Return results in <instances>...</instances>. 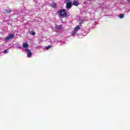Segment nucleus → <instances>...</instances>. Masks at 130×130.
Wrapping results in <instances>:
<instances>
[{"label": "nucleus", "mask_w": 130, "mask_h": 130, "mask_svg": "<svg viewBox=\"0 0 130 130\" xmlns=\"http://www.w3.org/2000/svg\"><path fill=\"white\" fill-rule=\"evenodd\" d=\"M7 52H8V50H5L4 51V53H7Z\"/></svg>", "instance_id": "nucleus-15"}, {"label": "nucleus", "mask_w": 130, "mask_h": 130, "mask_svg": "<svg viewBox=\"0 0 130 130\" xmlns=\"http://www.w3.org/2000/svg\"><path fill=\"white\" fill-rule=\"evenodd\" d=\"M23 47L24 48H28V47H29V45H28L27 43H24L23 44Z\"/></svg>", "instance_id": "nucleus-6"}, {"label": "nucleus", "mask_w": 130, "mask_h": 130, "mask_svg": "<svg viewBox=\"0 0 130 130\" xmlns=\"http://www.w3.org/2000/svg\"><path fill=\"white\" fill-rule=\"evenodd\" d=\"M11 12H12L11 10H5L6 14H10V13H11Z\"/></svg>", "instance_id": "nucleus-8"}, {"label": "nucleus", "mask_w": 130, "mask_h": 130, "mask_svg": "<svg viewBox=\"0 0 130 130\" xmlns=\"http://www.w3.org/2000/svg\"><path fill=\"white\" fill-rule=\"evenodd\" d=\"M89 1H92V0H89Z\"/></svg>", "instance_id": "nucleus-17"}, {"label": "nucleus", "mask_w": 130, "mask_h": 130, "mask_svg": "<svg viewBox=\"0 0 130 130\" xmlns=\"http://www.w3.org/2000/svg\"><path fill=\"white\" fill-rule=\"evenodd\" d=\"M127 2L128 4H130V0H127Z\"/></svg>", "instance_id": "nucleus-16"}, {"label": "nucleus", "mask_w": 130, "mask_h": 130, "mask_svg": "<svg viewBox=\"0 0 130 130\" xmlns=\"http://www.w3.org/2000/svg\"><path fill=\"white\" fill-rule=\"evenodd\" d=\"M14 36H15V35L14 34L9 35V36L5 38V41H7V40H10V39H13V38H14Z\"/></svg>", "instance_id": "nucleus-3"}, {"label": "nucleus", "mask_w": 130, "mask_h": 130, "mask_svg": "<svg viewBox=\"0 0 130 130\" xmlns=\"http://www.w3.org/2000/svg\"><path fill=\"white\" fill-rule=\"evenodd\" d=\"M72 35L74 36V35H76V32H73V34H72Z\"/></svg>", "instance_id": "nucleus-14"}, {"label": "nucleus", "mask_w": 130, "mask_h": 130, "mask_svg": "<svg viewBox=\"0 0 130 130\" xmlns=\"http://www.w3.org/2000/svg\"><path fill=\"white\" fill-rule=\"evenodd\" d=\"M49 48H51V46L50 45H48V46H47L46 49V50H48Z\"/></svg>", "instance_id": "nucleus-13"}, {"label": "nucleus", "mask_w": 130, "mask_h": 130, "mask_svg": "<svg viewBox=\"0 0 130 130\" xmlns=\"http://www.w3.org/2000/svg\"><path fill=\"white\" fill-rule=\"evenodd\" d=\"M124 14H121L119 15V17L120 18V19H122L123 18H124Z\"/></svg>", "instance_id": "nucleus-9"}, {"label": "nucleus", "mask_w": 130, "mask_h": 130, "mask_svg": "<svg viewBox=\"0 0 130 130\" xmlns=\"http://www.w3.org/2000/svg\"><path fill=\"white\" fill-rule=\"evenodd\" d=\"M58 16L59 18H67L68 17V13L66 9H61L57 12Z\"/></svg>", "instance_id": "nucleus-1"}, {"label": "nucleus", "mask_w": 130, "mask_h": 130, "mask_svg": "<svg viewBox=\"0 0 130 130\" xmlns=\"http://www.w3.org/2000/svg\"><path fill=\"white\" fill-rule=\"evenodd\" d=\"M66 8L70 10V9H72V1L71 0H66Z\"/></svg>", "instance_id": "nucleus-2"}, {"label": "nucleus", "mask_w": 130, "mask_h": 130, "mask_svg": "<svg viewBox=\"0 0 130 130\" xmlns=\"http://www.w3.org/2000/svg\"><path fill=\"white\" fill-rule=\"evenodd\" d=\"M74 1V2H75V1H76V0H73Z\"/></svg>", "instance_id": "nucleus-18"}, {"label": "nucleus", "mask_w": 130, "mask_h": 130, "mask_svg": "<svg viewBox=\"0 0 130 130\" xmlns=\"http://www.w3.org/2000/svg\"><path fill=\"white\" fill-rule=\"evenodd\" d=\"M72 5L75 7H78L80 5V2L79 1H75L73 2Z\"/></svg>", "instance_id": "nucleus-5"}, {"label": "nucleus", "mask_w": 130, "mask_h": 130, "mask_svg": "<svg viewBox=\"0 0 130 130\" xmlns=\"http://www.w3.org/2000/svg\"><path fill=\"white\" fill-rule=\"evenodd\" d=\"M26 51H27V57L30 58V57H31V56H32V52H31V50H30L29 49L27 48L26 49Z\"/></svg>", "instance_id": "nucleus-4"}, {"label": "nucleus", "mask_w": 130, "mask_h": 130, "mask_svg": "<svg viewBox=\"0 0 130 130\" xmlns=\"http://www.w3.org/2000/svg\"><path fill=\"white\" fill-rule=\"evenodd\" d=\"M35 34H36V33L35 32V31L31 30L30 32V35H33V36H34V35H35Z\"/></svg>", "instance_id": "nucleus-10"}, {"label": "nucleus", "mask_w": 130, "mask_h": 130, "mask_svg": "<svg viewBox=\"0 0 130 130\" xmlns=\"http://www.w3.org/2000/svg\"><path fill=\"white\" fill-rule=\"evenodd\" d=\"M50 7H51V8H56V3H54L53 4H52L51 5H50Z\"/></svg>", "instance_id": "nucleus-7"}, {"label": "nucleus", "mask_w": 130, "mask_h": 130, "mask_svg": "<svg viewBox=\"0 0 130 130\" xmlns=\"http://www.w3.org/2000/svg\"><path fill=\"white\" fill-rule=\"evenodd\" d=\"M74 30H75V31H78V30H80V27L79 26H76L74 28Z\"/></svg>", "instance_id": "nucleus-12"}, {"label": "nucleus", "mask_w": 130, "mask_h": 130, "mask_svg": "<svg viewBox=\"0 0 130 130\" xmlns=\"http://www.w3.org/2000/svg\"><path fill=\"white\" fill-rule=\"evenodd\" d=\"M61 27H62L61 25H57L56 26V28L59 30V29H60Z\"/></svg>", "instance_id": "nucleus-11"}]
</instances>
